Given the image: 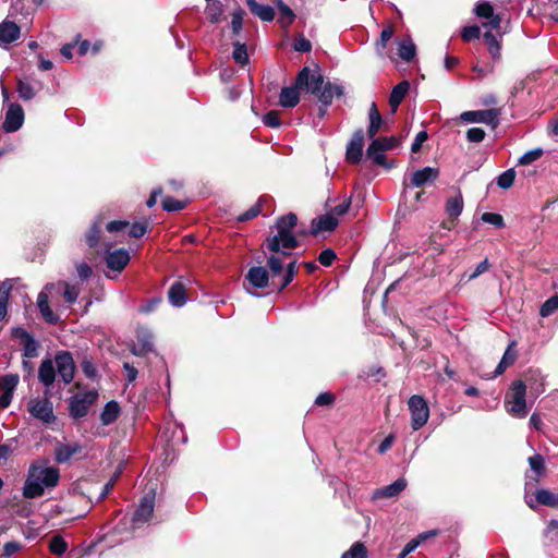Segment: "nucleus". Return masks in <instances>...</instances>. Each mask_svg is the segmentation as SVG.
Returning a JSON list of instances; mask_svg holds the SVG:
<instances>
[{
    "label": "nucleus",
    "instance_id": "obj_1",
    "mask_svg": "<svg viewBox=\"0 0 558 558\" xmlns=\"http://www.w3.org/2000/svg\"><path fill=\"white\" fill-rule=\"evenodd\" d=\"M298 217L289 213L277 219L276 233L266 239L265 245L269 255L267 266L272 277V283L283 290L292 282L296 272V259L292 258L291 251L299 246V241L292 233Z\"/></svg>",
    "mask_w": 558,
    "mask_h": 558
},
{
    "label": "nucleus",
    "instance_id": "obj_2",
    "mask_svg": "<svg viewBox=\"0 0 558 558\" xmlns=\"http://www.w3.org/2000/svg\"><path fill=\"white\" fill-rule=\"evenodd\" d=\"M59 478L60 473L57 468L34 463L28 469L23 487V496L29 499L40 497L46 488L56 487Z\"/></svg>",
    "mask_w": 558,
    "mask_h": 558
},
{
    "label": "nucleus",
    "instance_id": "obj_3",
    "mask_svg": "<svg viewBox=\"0 0 558 558\" xmlns=\"http://www.w3.org/2000/svg\"><path fill=\"white\" fill-rule=\"evenodd\" d=\"M526 389L527 386L522 380L513 381L511 386V392L506 397V409L507 412L518 418H523L527 414L526 408Z\"/></svg>",
    "mask_w": 558,
    "mask_h": 558
},
{
    "label": "nucleus",
    "instance_id": "obj_4",
    "mask_svg": "<svg viewBox=\"0 0 558 558\" xmlns=\"http://www.w3.org/2000/svg\"><path fill=\"white\" fill-rule=\"evenodd\" d=\"M408 405L411 412V426L413 430H418L427 423L429 417L427 402L422 396L414 395L409 399Z\"/></svg>",
    "mask_w": 558,
    "mask_h": 558
},
{
    "label": "nucleus",
    "instance_id": "obj_5",
    "mask_svg": "<svg viewBox=\"0 0 558 558\" xmlns=\"http://www.w3.org/2000/svg\"><path fill=\"white\" fill-rule=\"evenodd\" d=\"M155 507V493L151 490L145 494L131 519L132 529H138L149 521Z\"/></svg>",
    "mask_w": 558,
    "mask_h": 558
},
{
    "label": "nucleus",
    "instance_id": "obj_6",
    "mask_svg": "<svg viewBox=\"0 0 558 558\" xmlns=\"http://www.w3.org/2000/svg\"><path fill=\"white\" fill-rule=\"evenodd\" d=\"M96 390H89L84 393H77L70 400V414L73 418H81L87 415L89 408L97 400Z\"/></svg>",
    "mask_w": 558,
    "mask_h": 558
},
{
    "label": "nucleus",
    "instance_id": "obj_7",
    "mask_svg": "<svg viewBox=\"0 0 558 558\" xmlns=\"http://www.w3.org/2000/svg\"><path fill=\"white\" fill-rule=\"evenodd\" d=\"M324 80L320 73L316 70H311L304 66L295 78V85L299 89H306L313 95L319 93L323 86Z\"/></svg>",
    "mask_w": 558,
    "mask_h": 558
},
{
    "label": "nucleus",
    "instance_id": "obj_8",
    "mask_svg": "<svg viewBox=\"0 0 558 558\" xmlns=\"http://www.w3.org/2000/svg\"><path fill=\"white\" fill-rule=\"evenodd\" d=\"M499 112L496 109L464 111L460 119L466 123H484L493 129L499 123Z\"/></svg>",
    "mask_w": 558,
    "mask_h": 558
},
{
    "label": "nucleus",
    "instance_id": "obj_9",
    "mask_svg": "<svg viewBox=\"0 0 558 558\" xmlns=\"http://www.w3.org/2000/svg\"><path fill=\"white\" fill-rule=\"evenodd\" d=\"M27 409L35 418L45 423H51L54 420L52 402L48 398L32 399Z\"/></svg>",
    "mask_w": 558,
    "mask_h": 558
},
{
    "label": "nucleus",
    "instance_id": "obj_10",
    "mask_svg": "<svg viewBox=\"0 0 558 558\" xmlns=\"http://www.w3.org/2000/svg\"><path fill=\"white\" fill-rule=\"evenodd\" d=\"M57 371L64 384H70L74 378L75 364L72 354L68 351H61L54 357Z\"/></svg>",
    "mask_w": 558,
    "mask_h": 558
},
{
    "label": "nucleus",
    "instance_id": "obj_11",
    "mask_svg": "<svg viewBox=\"0 0 558 558\" xmlns=\"http://www.w3.org/2000/svg\"><path fill=\"white\" fill-rule=\"evenodd\" d=\"M43 82L36 80L32 76H25L23 78H17L16 92L19 97L28 101L36 97V95L43 89Z\"/></svg>",
    "mask_w": 558,
    "mask_h": 558
},
{
    "label": "nucleus",
    "instance_id": "obj_12",
    "mask_svg": "<svg viewBox=\"0 0 558 558\" xmlns=\"http://www.w3.org/2000/svg\"><path fill=\"white\" fill-rule=\"evenodd\" d=\"M364 131L356 130L347 145L345 158L351 163H357L363 156Z\"/></svg>",
    "mask_w": 558,
    "mask_h": 558
},
{
    "label": "nucleus",
    "instance_id": "obj_13",
    "mask_svg": "<svg viewBox=\"0 0 558 558\" xmlns=\"http://www.w3.org/2000/svg\"><path fill=\"white\" fill-rule=\"evenodd\" d=\"M24 122V111L19 104H10L5 112L2 128L5 132L12 133L21 129Z\"/></svg>",
    "mask_w": 558,
    "mask_h": 558
},
{
    "label": "nucleus",
    "instance_id": "obj_14",
    "mask_svg": "<svg viewBox=\"0 0 558 558\" xmlns=\"http://www.w3.org/2000/svg\"><path fill=\"white\" fill-rule=\"evenodd\" d=\"M12 336L21 340L23 344V355L25 357L32 359L38 355L39 344L28 331L21 327H15L12 329Z\"/></svg>",
    "mask_w": 558,
    "mask_h": 558
},
{
    "label": "nucleus",
    "instance_id": "obj_15",
    "mask_svg": "<svg viewBox=\"0 0 558 558\" xmlns=\"http://www.w3.org/2000/svg\"><path fill=\"white\" fill-rule=\"evenodd\" d=\"M136 340L137 342L132 348L134 355L143 356L154 350V336L148 329H138Z\"/></svg>",
    "mask_w": 558,
    "mask_h": 558
},
{
    "label": "nucleus",
    "instance_id": "obj_16",
    "mask_svg": "<svg viewBox=\"0 0 558 558\" xmlns=\"http://www.w3.org/2000/svg\"><path fill=\"white\" fill-rule=\"evenodd\" d=\"M407 485V480L400 477L390 485L375 489L372 494V499L377 500L397 497L405 489Z\"/></svg>",
    "mask_w": 558,
    "mask_h": 558
},
{
    "label": "nucleus",
    "instance_id": "obj_17",
    "mask_svg": "<svg viewBox=\"0 0 558 558\" xmlns=\"http://www.w3.org/2000/svg\"><path fill=\"white\" fill-rule=\"evenodd\" d=\"M245 280L253 288L263 289L269 283V272L263 266H254L248 269Z\"/></svg>",
    "mask_w": 558,
    "mask_h": 558
},
{
    "label": "nucleus",
    "instance_id": "obj_18",
    "mask_svg": "<svg viewBox=\"0 0 558 558\" xmlns=\"http://www.w3.org/2000/svg\"><path fill=\"white\" fill-rule=\"evenodd\" d=\"M343 95V87L341 85L332 84L330 82L322 86L320 90L316 96L324 107H328L333 97H341ZM326 108L320 109V114L325 113Z\"/></svg>",
    "mask_w": 558,
    "mask_h": 558
},
{
    "label": "nucleus",
    "instance_id": "obj_19",
    "mask_svg": "<svg viewBox=\"0 0 558 558\" xmlns=\"http://www.w3.org/2000/svg\"><path fill=\"white\" fill-rule=\"evenodd\" d=\"M130 258V254L126 250L119 248L108 253L106 263L109 269L120 272L129 264Z\"/></svg>",
    "mask_w": 558,
    "mask_h": 558
},
{
    "label": "nucleus",
    "instance_id": "obj_20",
    "mask_svg": "<svg viewBox=\"0 0 558 558\" xmlns=\"http://www.w3.org/2000/svg\"><path fill=\"white\" fill-rule=\"evenodd\" d=\"M20 33V27L14 22H2L0 24V46L8 48L10 44L19 39Z\"/></svg>",
    "mask_w": 558,
    "mask_h": 558
},
{
    "label": "nucleus",
    "instance_id": "obj_21",
    "mask_svg": "<svg viewBox=\"0 0 558 558\" xmlns=\"http://www.w3.org/2000/svg\"><path fill=\"white\" fill-rule=\"evenodd\" d=\"M438 168L425 167L412 173L411 185L414 187H421L426 183L434 182L438 178Z\"/></svg>",
    "mask_w": 558,
    "mask_h": 558
},
{
    "label": "nucleus",
    "instance_id": "obj_22",
    "mask_svg": "<svg viewBox=\"0 0 558 558\" xmlns=\"http://www.w3.org/2000/svg\"><path fill=\"white\" fill-rule=\"evenodd\" d=\"M338 223H339V221H338L337 217H335L330 213H327L316 219H313L311 232L314 235H316L320 232H324V231L330 232L337 228Z\"/></svg>",
    "mask_w": 558,
    "mask_h": 558
},
{
    "label": "nucleus",
    "instance_id": "obj_23",
    "mask_svg": "<svg viewBox=\"0 0 558 558\" xmlns=\"http://www.w3.org/2000/svg\"><path fill=\"white\" fill-rule=\"evenodd\" d=\"M398 56L404 62H412L416 57V46L410 36L397 40Z\"/></svg>",
    "mask_w": 558,
    "mask_h": 558
},
{
    "label": "nucleus",
    "instance_id": "obj_24",
    "mask_svg": "<svg viewBox=\"0 0 558 558\" xmlns=\"http://www.w3.org/2000/svg\"><path fill=\"white\" fill-rule=\"evenodd\" d=\"M78 444H63L57 442L54 448V460L58 463L68 462L75 453L81 451Z\"/></svg>",
    "mask_w": 558,
    "mask_h": 558
},
{
    "label": "nucleus",
    "instance_id": "obj_25",
    "mask_svg": "<svg viewBox=\"0 0 558 558\" xmlns=\"http://www.w3.org/2000/svg\"><path fill=\"white\" fill-rule=\"evenodd\" d=\"M38 379L47 388L51 387L56 379V369L52 360L41 361L38 369Z\"/></svg>",
    "mask_w": 558,
    "mask_h": 558
},
{
    "label": "nucleus",
    "instance_id": "obj_26",
    "mask_svg": "<svg viewBox=\"0 0 558 558\" xmlns=\"http://www.w3.org/2000/svg\"><path fill=\"white\" fill-rule=\"evenodd\" d=\"M410 90L409 81H402L398 85H396L389 96V106L391 108V112L395 113L399 107V105L404 99L405 95Z\"/></svg>",
    "mask_w": 558,
    "mask_h": 558
},
{
    "label": "nucleus",
    "instance_id": "obj_27",
    "mask_svg": "<svg viewBox=\"0 0 558 558\" xmlns=\"http://www.w3.org/2000/svg\"><path fill=\"white\" fill-rule=\"evenodd\" d=\"M300 101L299 87L296 85L283 87L279 95V104L283 108H293Z\"/></svg>",
    "mask_w": 558,
    "mask_h": 558
},
{
    "label": "nucleus",
    "instance_id": "obj_28",
    "mask_svg": "<svg viewBox=\"0 0 558 558\" xmlns=\"http://www.w3.org/2000/svg\"><path fill=\"white\" fill-rule=\"evenodd\" d=\"M251 12L262 21L270 22L275 17V10L268 4H259L256 0H246Z\"/></svg>",
    "mask_w": 558,
    "mask_h": 558
},
{
    "label": "nucleus",
    "instance_id": "obj_29",
    "mask_svg": "<svg viewBox=\"0 0 558 558\" xmlns=\"http://www.w3.org/2000/svg\"><path fill=\"white\" fill-rule=\"evenodd\" d=\"M169 302L175 306L181 307L186 303V291L182 282H174L168 291Z\"/></svg>",
    "mask_w": 558,
    "mask_h": 558
},
{
    "label": "nucleus",
    "instance_id": "obj_30",
    "mask_svg": "<svg viewBox=\"0 0 558 558\" xmlns=\"http://www.w3.org/2000/svg\"><path fill=\"white\" fill-rule=\"evenodd\" d=\"M37 306L40 311L41 316L47 323L54 324L58 320V317L54 315L52 310L49 306L48 294L45 291H41L37 298Z\"/></svg>",
    "mask_w": 558,
    "mask_h": 558
},
{
    "label": "nucleus",
    "instance_id": "obj_31",
    "mask_svg": "<svg viewBox=\"0 0 558 558\" xmlns=\"http://www.w3.org/2000/svg\"><path fill=\"white\" fill-rule=\"evenodd\" d=\"M393 34L395 27L392 24H388L383 28L379 39L376 40L375 43V50L379 57L385 56V49L387 47L388 41L393 37Z\"/></svg>",
    "mask_w": 558,
    "mask_h": 558
},
{
    "label": "nucleus",
    "instance_id": "obj_32",
    "mask_svg": "<svg viewBox=\"0 0 558 558\" xmlns=\"http://www.w3.org/2000/svg\"><path fill=\"white\" fill-rule=\"evenodd\" d=\"M526 380H527L526 386L530 389V393L534 398H537L541 393L544 392L545 387H544L543 377L541 376V374L538 372H530L529 376L526 377Z\"/></svg>",
    "mask_w": 558,
    "mask_h": 558
},
{
    "label": "nucleus",
    "instance_id": "obj_33",
    "mask_svg": "<svg viewBox=\"0 0 558 558\" xmlns=\"http://www.w3.org/2000/svg\"><path fill=\"white\" fill-rule=\"evenodd\" d=\"M483 39L488 48V52L490 53L492 58L494 60H499L501 57L500 39L490 32H486L483 35Z\"/></svg>",
    "mask_w": 558,
    "mask_h": 558
},
{
    "label": "nucleus",
    "instance_id": "obj_34",
    "mask_svg": "<svg viewBox=\"0 0 558 558\" xmlns=\"http://www.w3.org/2000/svg\"><path fill=\"white\" fill-rule=\"evenodd\" d=\"M535 498L541 505L558 508V494L553 493L549 489H537L535 492Z\"/></svg>",
    "mask_w": 558,
    "mask_h": 558
},
{
    "label": "nucleus",
    "instance_id": "obj_35",
    "mask_svg": "<svg viewBox=\"0 0 558 558\" xmlns=\"http://www.w3.org/2000/svg\"><path fill=\"white\" fill-rule=\"evenodd\" d=\"M119 412H120V407H119L118 402H116V401L108 402L105 405V408L100 414L101 423L104 425H109V424L113 423L117 420Z\"/></svg>",
    "mask_w": 558,
    "mask_h": 558
},
{
    "label": "nucleus",
    "instance_id": "obj_36",
    "mask_svg": "<svg viewBox=\"0 0 558 558\" xmlns=\"http://www.w3.org/2000/svg\"><path fill=\"white\" fill-rule=\"evenodd\" d=\"M383 148L377 145V143H372L368 145L366 149V156L367 158L372 159L374 163L383 167H388L386 163V157L384 155Z\"/></svg>",
    "mask_w": 558,
    "mask_h": 558
},
{
    "label": "nucleus",
    "instance_id": "obj_37",
    "mask_svg": "<svg viewBox=\"0 0 558 558\" xmlns=\"http://www.w3.org/2000/svg\"><path fill=\"white\" fill-rule=\"evenodd\" d=\"M462 209H463V199L460 194L454 197L449 198L446 203V213L452 218L459 217L462 213Z\"/></svg>",
    "mask_w": 558,
    "mask_h": 558
},
{
    "label": "nucleus",
    "instance_id": "obj_38",
    "mask_svg": "<svg viewBox=\"0 0 558 558\" xmlns=\"http://www.w3.org/2000/svg\"><path fill=\"white\" fill-rule=\"evenodd\" d=\"M368 551L361 542H355L349 550L342 554L341 558H367Z\"/></svg>",
    "mask_w": 558,
    "mask_h": 558
},
{
    "label": "nucleus",
    "instance_id": "obj_39",
    "mask_svg": "<svg viewBox=\"0 0 558 558\" xmlns=\"http://www.w3.org/2000/svg\"><path fill=\"white\" fill-rule=\"evenodd\" d=\"M10 290H11V286H9L7 282L1 283V286H0V322H2L7 316Z\"/></svg>",
    "mask_w": 558,
    "mask_h": 558
},
{
    "label": "nucleus",
    "instance_id": "obj_40",
    "mask_svg": "<svg viewBox=\"0 0 558 558\" xmlns=\"http://www.w3.org/2000/svg\"><path fill=\"white\" fill-rule=\"evenodd\" d=\"M101 220H96L88 232L86 233V243L90 247H95L99 243V234H100Z\"/></svg>",
    "mask_w": 558,
    "mask_h": 558
},
{
    "label": "nucleus",
    "instance_id": "obj_41",
    "mask_svg": "<svg viewBox=\"0 0 558 558\" xmlns=\"http://www.w3.org/2000/svg\"><path fill=\"white\" fill-rule=\"evenodd\" d=\"M232 57L236 63L241 65L246 64L248 62L246 46L240 43L233 44Z\"/></svg>",
    "mask_w": 558,
    "mask_h": 558
},
{
    "label": "nucleus",
    "instance_id": "obj_42",
    "mask_svg": "<svg viewBox=\"0 0 558 558\" xmlns=\"http://www.w3.org/2000/svg\"><path fill=\"white\" fill-rule=\"evenodd\" d=\"M278 10H279V19H278V21L282 25H290L293 22V19H294V13L290 9V7L287 5L286 3H283L282 1H280L278 3Z\"/></svg>",
    "mask_w": 558,
    "mask_h": 558
},
{
    "label": "nucleus",
    "instance_id": "obj_43",
    "mask_svg": "<svg viewBox=\"0 0 558 558\" xmlns=\"http://www.w3.org/2000/svg\"><path fill=\"white\" fill-rule=\"evenodd\" d=\"M558 310V293L550 296L548 300L544 302L541 307V315L543 317H548L554 314Z\"/></svg>",
    "mask_w": 558,
    "mask_h": 558
},
{
    "label": "nucleus",
    "instance_id": "obj_44",
    "mask_svg": "<svg viewBox=\"0 0 558 558\" xmlns=\"http://www.w3.org/2000/svg\"><path fill=\"white\" fill-rule=\"evenodd\" d=\"M49 549L52 554L61 556L68 550V543L59 535L53 536Z\"/></svg>",
    "mask_w": 558,
    "mask_h": 558
},
{
    "label": "nucleus",
    "instance_id": "obj_45",
    "mask_svg": "<svg viewBox=\"0 0 558 558\" xmlns=\"http://www.w3.org/2000/svg\"><path fill=\"white\" fill-rule=\"evenodd\" d=\"M515 179V171L508 169L497 178V185L501 189H509L513 185Z\"/></svg>",
    "mask_w": 558,
    "mask_h": 558
},
{
    "label": "nucleus",
    "instance_id": "obj_46",
    "mask_svg": "<svg viewBox=\"0 0 558 558\" xmlns=\"http://www.w3.org/2000/svg\"><path fill=\"white\" fill-rule=\"evenodd\" d=\"M20 377L17 374H7L1 378L0 388L1 390L13 391L16 389Z\"/></svg>",
    "mask_w": 558,
    "mask_h": 558
},
{
    "label": "nucleus",
    "instance_id": "obj_47",
    "mask_svg": "<svg viewBox=\"0 0 558 558\" xmlns=\"http://www.w3.org/2000/svg\"><path fill=\"white\" fill-rule=\"evenodd\" d=\"M186 203L183 201H178L173 197L166 196L162 199V208L167 211H180L185 207Z\"/></svg>",
    "mask_w": 558,
    "mask_h": 558
},
{
    "label": "nucleus",
    "instance_id": "obj_48",
    "mask_svg": "<svg viewBox=\"0 0 558 558\" xmlns=\"http://www.w3.org/2000/svg\"><path fill=\"white\" fill-rule=\"evenodd\" d=\"M531 470L541 475L545 472V460L542 454H534L527 459Z\"/></svg>",
    "mask_w": 558,
    "mask_h": 558
},
{
    "label": "nucleus",
    "instance_id": "obj_49",
    "mask_svg": "<svg viewBox=\"0 0 558 558\" xmlns=\"http://www.w3.org/2000/svg\"><path fill=\"white\" fill-rule=\"evenodd\" d=\"M374 143H377L378 146L383 148V150H390L397 147L400 144V141L396 136H385L373 140Z\"/></svg>",
    "mask_w": 558,
    "mask_h": 558
},
{
    "label": "nucleus",
    "instance_id": "obj_50",
    "mask_svg": "<svg viewBox=\"0 0 558 558\" xmlns=\"http://www.w3.org/2000/svg\"><path fill=\"white\" fill-rule=\"evenodd\" d=\"M207 14L211 23H217L222 14V4L219 1H213L207 5Z\"/></svg>",
    "mask_w": 558,
    "mask_h": 558
},
{
    "label": "nucleus",
    "instance_id": "obj_51",
    "mask_svg": "<svg viewBox=\"0 0 558 558\" xmlns=\"http://www.w3.org/2000/svg\"><path fill=\"white\" fill-rule=\"evenodd\" d=\"M543 153L544 151L542 148H534L532 150H529L519 158V163L531 165L535 160L539 159L543 156Z\"/></svg>",
    "mask_w": 558,
    "mask_h": 558
},
{
    "label": "nucleus",
    "instance_id": "obj_52",
    "mask_svg": "<svg viewBox=\"0 0 558 558\" xmlns=\"http://www.w3.org/2000/svg\"><path fill=\"white\" fill-rule=\"evenodd\" d=\"M474 12H475V14H476L478 17H482V19H488V17H493V14H494V8H493V5L490 4V2H488V1H483V2H480V3L475 7Z\"/></svg>",
    "mask_w": 558,
    "mask_h": 558
},
{
    "label": "nucleus",
    "instance_id": "obj_53",
    "mask_svg": "<svg viewBox=\"0 0 558 558\" xmlns=\"http://www.w3.org/2000/svg\"><path fill=\"white\" fill-rule=\"evenodd\" d=\"M481 36V29L478 26H465L461 32V37L464 41H471L473 39H478Z\"/></svg>",
    "mask_w": 558,
    "mask_h": 558
},
{
    "label": "nucleus",
    "instance_id": "obj_54",
    "mask_svg": "<svg viewBox=\"0 0 558 558\" xmlns=\"http://www.w3.org/2000/svg\"><path fill=\"white\" fill-rule=\"evenodd\" d=\"M482 220L484 222L490 223L497 228H501L505 225L502 216L499 214H495V213H484L482 215Z\"/></svg>",
    "mask_w": 558,
    "mask_h": 558
},
{
    "label": "nucleus",
    "instance_id": "obj_55",
    "mask_svg": "<svg viewBox=\"0 0 558 558\" xmlns=\"http://www.w3.org/2000/svg\"><path fill=\"white\" fill-rule=\"evenodd\" d=\"M336 258H337V255H336L335 251L331 248H326V250L322 251L318 256L319 263L326 267L330 266L335 262Z\"/></svg>",
    "mask_w": 558,
    "mask_h": 558
},
{
    "label": "nucleus",
    "instance_id": "obj_56",
    "mask_svg": "<svg viewBox=\"0 0 558 558\" xmlns=\"http://www.w3.org/2000/svg\"><path fill=\"white\" fill-rule=\"evenodd\" d=\"M243 10H236L232 13L231 28L234 34H239L243 25Z\"/></svg>",
    "mask_w": 558,
    "mask_h": 558
},
{
    "label": "nucleus",
    "instance_id": "obj_57",
    "mask_svg": "<svg viewBox=\"0 0 558 558\" xmlns=\"http://www.w3.org/2000/svg\"><path fill=\"white\" fill-rule=\"evenodd\" d=\"M466 138L471 143H480L485 138V131L481 128H471L466 132Z\"/></svg>",
    "mask_w": 558,
    "mask_h": 558
},
{
    "label": "nucleus",
    "instance_id": "obj_58",
    "mask_svg": "<svg viewBox=\"0 0 558 558\" xmlns=\"http://www.w3.org/2000/svg\"><path fill=\"white\" fill-rule=\"evenodd\" d=\"M80 291L75 286L64 283L63 296L68 303H74L78 298Z\"/></svg>",
    "mask_w": 558,
    "mask_h": 558
},
{
    "label": "nucleus",
    "instance_id": "obj_59",
    "mask_svg": "<svg viewBox=\"0 0 558 558\" xmlns=\"http://www.w3.org/2000/svg\"><path fill=\"white\" fill-rule=\"evenodd\" d=\"M383 125V118H372L369 119V125L367 129V135L369 138H374L376 134L379 132L380 128Z\"/></svg>",
    "mask_w": 558,
    "mask_h": 558
},
{
    "label": "nucleus",
    "instance_id": "obj_60",
    "mask_svg": "<svg viewBox=\"0 0 558 558\" xmlns=\"http://www.w3.org/2000/svg\"><path fill=\"white\" fill-rule=\"evenodd\" d=\"M263 122L269 128L280 126V118L277 111H270L263 117Z\"/></svg>",
    "mask_w": 558,
    "mask_h": 558
},
{
    "label": "nucleus",
    "instance_id": "obj_61",
    "mask_svg": "<svg viewBox=\"0 0 558 558\" xmlns=\"http://www.w3.org/2000/svg\"><path fill=\"white\" fill-rule=\"evenodd\" d=\"M350 205H351V197L343 199L342 203L335 206L331 209V211H329V213L332 214L335 217L343 216L349 211Z\"/></svg>",
    "mask_w": 558,
    "mask_h": 558
},
{
    "label": "nucleus",
    "instance_id": "obj_62",
    "mask_svg": "<svg viewBox=\"0 0 558 558\" xmlns=\"http://www.w3.org/2000/svg\"><path fill=\"white\" fill-rule=\"evenodd\" d=\"M147 231L146 222H134L130 228V235L133 238H141Z\"/></svg>",
    "mask_w": 558,
    "mask_h": 558
},
{
    "label": "nucleus",
    "instance_id": "obj_63",
    "mask_svg": "<svg viewBox=\"0 0 558 558\" xmlns=\"http://www.w3.org/2000/svg\"><path fill=\"white\" fill-rule=\"evenodd\" d=\"M81 366L86 377L94 379L97 376V369L92 361L84 360Z\"/></svg>",
    "mask_w": 558,
    "mask_h": 558
},
{
    "label": "nucleus",
    "instance_id": "obj_64",
    "mask_svg": "<svg viewBox=\"0 0 558 558\" xmlns=\"http://www.w3.org/2000/svg\"><path fill=\"white\" fill-rule=\"evenodd\" d=\"M293 47H294V50H296L299 52H308L312 49V44L305 37H299V38H296Z\"/></svg>",
    "mask_w": 558,
    "mask_h": 558
}]
</instances>
